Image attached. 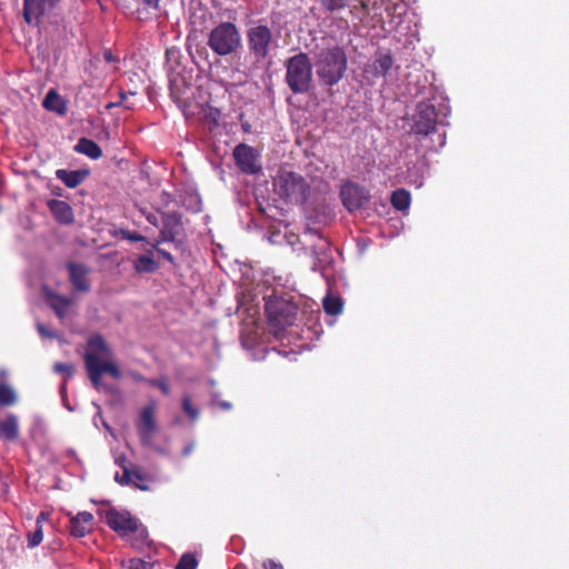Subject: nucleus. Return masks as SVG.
Listing matches in <instances>:
<instances>
[{
	"label": "nucleus",
	"instance_id": "9d476101",
	"mask_svg": "<svg viewBox=\"0 0 569 569\" xmlns=\"http://www.w3.org/2000/svg\"><path fill=\"white\" fill-rule=\"evenodd\" d=\"M156 409L157 403L151 401L140 411L139 419L137 421L138 433L141 441L146 445L151 443L157 431V422L154 418Z\"/></svg>",
	"mask_w": 569,
	"mask_h": 569
},
{
	"label": "nucleus",
	"instance_id": "0eeeda50",
	"mask_svg": "<svg viewBox=\"0 0 569 569\" xmlns=\"http://www.w3.org/2000/svg\"><path fill=\"white\" fill-rule=\"evenodd\" d=\"M249 53L257 62L266 59L271 48L277 46V40L271 29L261 23H253L246 33Z\"/></svg>",
	"mask_w": 569,
	"mask_h": 569
},
{
	"label": "nucleus",
	"instance_id": "f8f14e48",
	"mask_svg": "<svg viewBox=\"0 0 569 569\" xmlns=\"http://www.w3.org/2000/svg\"><path fill=\"white\" fill-rule=\"evenodd\" d=\"M58 0H24L23 16L29 24H36L39 18L51 9Z\"/></svg>",
	"mask_w": 569,
	"mask_h": 569
},
{
	"label": "nucleus",
	"instance_id": "423d86ee",
	"mask_svg": "<svg viewBox=\"0 0 569 569\" xmlns=\"http://www.w3.org/2000/svg\"><path fill=\"white\" fill-rule=\"evenodd\" d=\"M208 47L217 56L236 53L242 44L239 29L232 22H220L208 34Z\"/></svg>",
	"mask_w": 569,
	"mask_h": 569
},
{
	"label": "nucleus",
	"instance_id": "4c0bfd02",
	"mask_svg": "<svg viewBox=\"0 0 569 569\" xmlns=\"http://www.w3.org/2000/svg\"><path fill=\"white\" fill-rule=\"evenodd\" d=\"M148 7L157 8L159 0H137Z\"/></svg>",
	"mask_w": 569,
	"mask_h": 569
},
{
	"label": "nucleus",
	"instance_id": "79ce46f5",
	"mask_svg": "<svg viewBox=\"0 0 569 569\" xmlns=\"http://www.w3.org/2000/svg\"><path fill=\"white\" fill-rule=\"evenodd\" d=\"M325 261H326V258L321 259V258H319V257H318V258H317V261L315 262V264H313V267H312V269H313L315 271H316V270H318V269H320V268H321V266H320V264H321L322 262H325Z\"/></svg>",
	"mask_w": 569,
	"mask_h": 569
},
{
	"label": "nucleus",
	"instance_id": "a211bd4d",
	"mask_svg": "<svg viewBox=\"0 0 569 569\" xmlns=\"http://www.w3.org/2000/svg\"><path fill=\"white\" fill-rule=\"evenodd\" d=\"M393 60L390 54L381 53L376 60L366 69V72L372 73L375 77L387 74L392 68Z\"/></svg>",
	"mask_w": 569,
	"mask_h": 569
},
{
	"label": "nucleus",
	"instance_id": "de8ad7c7",
	"mask_svg": "<svg viewBox=\"0 0 569 569\" xmlns=\"http://www.w3.org/2000/svg\"><path fill=\"white\" fill-rule=\"evenodd\" d=\"M136 378H137L138 380L144 381V382H147V380H148V379L143 378V377H142V376H140V375H138Z\"/></svg>",
	"mask_w": 569,
	"mask_h": 569
},
{
	"label": "nucleus",
	"instance_id": "412c9836",
	"mask_svg": "<svg viewBox=\"0 0 569 569\" xmlns=\"http://www.w3.org/2000/svg\"><path fill=\"white\" fill-rule=\"evenodd\" d=\"M42 104L47 110L54 111L59 114H63L67 110L64 100L54 90H50L47 93Z\"/></svg>",
	"mask_w": 569,
	"mask_h": 569
},
{
	"label": "nucleus",
	"instance_id": "ea45409f",
	"mask_svg": "<svg viewBox=\"0 0 569 569\" xmlns=\"http://www.w3.org/2000/svg\"><path fill=\"white\" fill-rule=\"evenodd\" d=\"M266 568L267 569H282V566L279 565V563H276L271 560H269L267 563H266Z\"/></svg>",
	"mask_w": 569,
	"mask_h": 569
},
{
	"label": "nucleus",
	"instance_id": "e433bc0d",
	"mask_svg": "<svg viewBox=\"0 0 569 569\" xmlns=\"http://www.w3.org/2000/svg\"><path fill=\"white\" fill-rule=\"evenodd\" d=\"M181 93V90L177 83V80H171V94L179 98V94Z\"/></svg>",
	"mask_w": 569,
	"mask_h": 569
},
{
	"label": "nucleus",
	"instance_id": "4be33fe9",
	"mask_svg": "<svg viewBox=\"0 0 569 569\" xmlns=\"http://www.w3.org/2000/svg\"><path fill=\"white\" fill-rule=\"evenodd\" d=\"M56 176L67 187L76 188L83 181L87 173L82 172V171H68V170L60 169L56 172Z\"/></svg>",
	"mask_w": 569,
	"mask_h": 569
},
{
	"label": "nucleus",
	"instance_id": "2f4dec72",
	"mask_svg": "<svg viewBox=\"0 0 569 569\" xmlns=\"http://www.w3.org/2000/svg\"><path fill=\"white\" fill-rule=\"evenodd\" d=\"M42 539H43L42 527L39 526L33 533H30L28 536V546L30 548H34L41 543Z\"/></svg>",
	"mask_w": 569,
	"mask_h": 569
},
{
	"label": "nucleus",
	"instance_id": "f704fd0d",
	"mask_svg": "<svg viewBox=\"0 0 569 569\" xmlns=\"http://www.w3.org/2000/svg\"><path fill=\"white\" fill-rule=\"evenodd\" d=\"M37 330L43 338H54L56 335L42 323H37Z\"/></svg>",
	"mask_w": 569,
	"mask_h": 569
},
{
	"label": "nucleus",
	"instance_id": "5701e85b",
	"mask_svg": "<svg viewBox=\"0 0 569 569\" xmlns=\"http://www.w3.org/2000/svg\"><path fill=\"white\" fill-rule=\"evenodd\" d=\"M133 268L137 272H153L157 270L158 264L153 260L151 253L138 257L134 261Z\"/></svg>",
	"mask_w": 569,
	"mask_h": 569
},
{
	"label": "nucleus",
	"instance_id": "2eb2a0df",
	"mask_svg": "<svg viewBox=\"0 0 569 569\" xmlns=\"http://www.w3.org/2000/svg\"><path fill=\"white\" fill-rule=\"evenodd\" d=\"M68 270L73 287L79 291H88L90 288L88 281L89 269L83 264L69 263Z\"/></svg>",
	"mask_w": 569,
	"mask_h": 569
},
{
	"label": "nucleus",
	"instance_id": "1a4fd4ad",
	"mask_svg": "<svg viewBox=\"0 0 569 569\" xmlns=\"http://www.w3.org/2000/svg\"><path fill=\"white\" fill-rule=\"evenodd\" d=\"M259 157V152L246 143H240L233 149V158L238 168L248 174H254L261 170Z\"/></svg>",
	"mask_w": 569,
	"mask_h": 569
},
{
	"label": "nucleus",
	"instance_id": "473e14b6",
	"mask_svg": "<svg viewBox=\"0 0 569 569\" xmlns=\"http://www.w3.org/2000/svg\"><path fill=\"white\" fill-rule=\"evenodd\" d=\"M53 370L57 373H62V375H66L68 378H70L73 375L74 368H73V366L71 363L57 362L53 366Z\"/></svg>",
	"mask_w": 569,
	"mask_h": 569
},
{
	"label": "nucleus",
	"instance_id": "f3484780",
	"mask_svg": "<svg viewBox=\"0 0 569 569\" xmlns=\"http://www.w3.org/2000/svg\"><path fill=\"white\" fill-rule=\"evenodd\" d=\"M19 437V419L9 413L0 419V440L14 441Z\"/></svg>",
	"mask_w": 569,
	"mask_h": 569
},
{
	"label": "nucleus",
	"instance_id": "c756f323",
	"mask_svg": "<svg viewBox=\"0 0 569 569\" xmlns=\"http://www.w3.org/2000/svg\"><path fill=\"white\" fill-rule=\"evenodd\" d=\"M197 559L191 553L183 555L176 566V569H196Z\"/></svg>",
	"mask_w": 569,
	"mask_h": 569
},
{
	"label": "nucleus",
	"instance_id": "7ed1b4c3",
	"mask_svg": "<svg viewBox=\"0 0 569 569\" xmlns=\"http://www.w3.org/2000/svg\"><path fill=\"white\" fill-rule=\"evenodd\" d=\"M317 74L328 86L338 83L347 69V57L339 47L321 50L316 60Z\"/></svg>",
	"mask_w": 569,
	"mask_h": 569
},
{
	"label": "nucleus",
	"instance_id": "a878e982",
	"mask_svg": "<svg viewBox=\"0 0 569 569\" xmlns=\"http://www.w3.org/2000/svg\"><path fill=\"white\" fill-rule=\"evenodd\" d=\"M323 309L328 315L337 316L342 311V301L339 297L328 295L323 298Z\"/></svg>",
	"mask_w": 569,
	"mask_h": 569
},
{
	"label": "nucleus",
	"instance_id": "ddd939ff",
	"mask_svg": "<svg viewBox=\"0 0 569 569\" xmlns=\"http://www.w3.org/2000/svg\"><path fill=\"white\" fill-rule=\"evenodd\" d=\"M92 525L93 516L90 512H79L70 519V533L77 538L84 537L91 531Z\"/></svg>",
	"mask_w": 569,
	"mask_h": 569
},
{
	"label": "nucleus",
	"instance_id": "f257e3e1",
	"mask_svg": "<svg viewBox=\"0 0 569 569\" xmlns=\"http://www.w3.org/2000/svg\"><path fill=\"white\" fill-rule=\"evenodd\" d=\"M83 359L89 378L97 390L102 387L103 373L110 375L113 379H120L122 376L110 348L101 336H94L88 340Z\"/></svg>",
	"mask_w": 569,
	"mask_h": 569
},
{
	"label": "nucleus",
	"instance_id": "393cba45",
	"mask_svg": "<svg viewBox=\"0 0 569 569\" xmlns=\"http://www.w3.org/2000/svg\"><path fill=\"white\" fill-rule=\"evenodd\" d=\"M114 479H116V481H118L119 483H122V485L131 483L140 489H146V487H142L138 483V480H143L144 478L137 471H130L128 469H124L122 476L117 473L114 476Z\"/></svg>",
	"mask_w": 569,
	"mask_h": 569
},
{
	"label": "nucleus",
	"instance_id": "7c9ffc66",
	"mask_svg": "<svg viewBox=\"0 0 569 569\" xmlns=\"http://www.w3.org/2000/svg\"><path fill=\"white\" fill-rule=\"evenodd\" d=\"M147 383L157 387V389H160L166 396L170 395V387L167 378L149 379L147 380Z\"/></svg>",
	"mask_w": 569,
	"mask_h": 569
},
{
	"label": "nucleus",
	"instance_id": "72a5a7b5",
	"mask_svg": "<svg viewBox=\"0 0 569 569\" xmlns=\"http://www.w3.org/2000/svg\"><path fill=\"white\" fill-rule=\"evenodd\" d=\"M147 562L141 559H130L128 563L121 562L120 569H147Z\"/></svg>",
	"mask_w": 569,
	"mask_h": 569
},
{
	"label": "nucleus",
	"instance_id": "49530a36",
	"mask_svg": "<svg viewBox=\"0 0 569 569\" xmlns=\"http://www.w3.org/2000/svg\"><path fill=\"white\" fill-rule=\"evenodd\" d=\"M148 220H149L151 223L156 224V218H154V217L150 216V217H148Z\"/></svg>",
	"mask_w": 569,
	"mask_h": 569
},
{
	"label": "nucleus",
	"instance_id": "dca6fc26",
	"mask_svg": "<svg viewBox=\"0 0 569 569\" xmlns=\"http://www.w3.org/2000/svg\"><path fill=\"white\" fill-rule=\"evenodd\" d=\"M48 207L58 222L68 224L73 221V211L68 202L51 199L48 201Z\"/></svg>",
	"mask_w": 569,
	"mask_h": 569
},
{
	"label": "nucleus",
	"instance_id": "c9c22d12",
	"mask_svg": "<svg viewBox=\"0 0 569 569\" xmlns=\"http://www.w3.org/2000/svg\"><path fill=\"white\" fill-rule=\"evenodd\" d=\"M212 403L219 406L223 410H230L232 408V405L229 401H218L214 396L212 398Z\"/></svg>",
	"mask_w": 569,
	"mask_h": 569
},
{
	"label": "nucleus",
	"instance_id": "6e6552de",
	"mask_svg": "<svg viewBox=\"0 0 569 569\" xmlns=\"http://www.w3.org/2000/svg\"><path fill=\"white\" fill-rule=\"evenodd\" d=\"M437 113L435 107L429 102H420L413 116L412 132L417 134H429L436 128Z\"/></svg>",
	"mask_w": 569,
	"mask_h": 569
},
{
	"label": "nucleus",
	"instance_id": "aec40b11",
	"mask_svg": "<svg viewBox=\"0 0 569 569\" xmlns=\"http://www.w3.org/2000/svg\"><path fill=\"white\" fill-rule=\"evenodd\" d=\"M74 150L94 160L102 156L101 148L94 141L87 138H81L76 144Z\"/></svg>",
	"mask_w": 569,
	"mask_h": 569
},
{
	"label": "nucleus",
	"instance_id": "a18cd8bd",
	"mask_svg": "<svg viewBox=\"0 0 569 569\" xmlns=\"http://www.w3.org/2000/svg\"><path fill=\"white\" fill-rule=\"evenodd\" d=\"M104 58H106L107 61H112L113 60V57H112L110 51H106L104 52Z\"/></svg>",
	"mask_w": 569,
	"mask_h": 569
},
{
	"label": "nucleus",
	"instance_id": "37998d69",
	"mask_svg": "<svg viewBox=\"0 0 569 569\" xmlns=\"http://www.w3.org/2000/svg\"><path fill=\"white\" fill-rule=\"evenodd\" d=\"M48 515L46 512H41L37 518V527L41 526V521L46 520Z\"/></svg>",
	"mask_w": 569,
	"mask_h": 569
},
{
	"label": "nucleus",
	"instance_id": "f03ea898",
	"mask_svg": "<svg viewBox=\"0 0 569 569\" xmlns=\"http://www.w3.org/2000/svg\"><path fill=\"white\" fill-rule=\"evenodd\" d=\"M273 191L288 203L302 204L308 198L309 184L301 174L280 168L273 177Z\"/></svg>",
	"mask_w": 569,
	"mask_h": 569
},
{
	"label": "nucleus",
	"instance_id": "a19ab883",
	"mask_svg": "<svg viewBox=\"0 0 569 569\" xmlns=\"http://www.w3.org/2000/svg\"><path fill=\"white\" fill-rule=\"evenodd\" d=\"M193 448H194V445H193V443H189V445H187V446L183 448V451H182L183 456H189V455L192 452Z\"/></svg>",
	"mask_w": 569,
	"mask_h": 569
},
{
	"label": "nucleus",
	"instance_id": "c85d7f7f",
	"mask_svg": "<svg viewBox=\"0 0 569 569\" xmlns=\"http://www.w3.org/2000/svg\"><path fill=\"white\" fill-rule=\"evenodd\" d=\"M182 409L192 420L198 419L199 411L192 406L191 397L187 393L182 397Z\"/></svg>",
	"mask_w": 569,
	"mask_h": 569
},
{
	"label": "nucleus",
	"instance_id": "b1692460",
	"mask_svg": "<svg viewBox=\"0 0 569 569\" xmlns=\"http://www.w3.org/2000/svg\"><path fill=\"white\" fill-rule=\"evenodd\" d=\"M410 201V193L405 189H398L391 196V203L397 210H407Z\"/></svg>",
	"mask_w": 569,
	"mask_h": 569
},
{
	"label": "nucleus",
	"instance_id": "c03bdc74",
	"mask_svg": "<svg viewBox=\"0 0 569 569\" xmlns=\"http://www.w3.org/2000/svg\"><path fill=\"white\" fill-rule=\"evenodd\" d=\"M128 239H130L131 241H141V240H143L144 238H143L142 236H140V234H130V236L128 237Z\"/></svg>",
	"mask_w": 569,
	"mask_h": 569
},
{
	"label": "nucleus",
	"instance_id": "6ab92c4d",
	"mask_svg": "<svg viewBox=\"0 0 569 569\" xmlns=\"http://www.w3.org/2000/svg\"><path fill=\"white\" fill-rule=\"evenodd\" d=\"M48 301L60 319L69 312L72 305V299L52 292L48 295Z\"/></svg>",
	"mask_w": 569,
	"mask_h": 569
},
{
	"label": "nucleus",
	"instance_id": "39448f33",
	"mask_svg": "<svg viewBox=\"0 0 569 569\" xmlns=\"http://www.w3.org/2000/svg\"><path fill=\"white\" fill-rule=\"evenodd\" d=\"M104 519L112 530L127 538L133 547L140 548L147 541V529L137 519L131 517L129 512L109 510L106 512Z\"/></svg>",
	"mask_w": 569,
	"mask_h": 569
},
{
	"label": "nucleus",
	"instance_id": "bb28decb",
	"mask_svg": "<svg viewBox=\"0 0 569 569\" xmlns=\"http://www.w3.org/2000/svg\"><path fill=\"white\" fill-rule=\"evenodd\" d=\"M17 401L16 391L8 385H0V405L11 406Z\"/></svg>",
	"mask_w": 569,
	"mask_h": 569
},
{
	"label": "nucleus",
	"instance_id": "9b49d317",
	"mask_svg": "<svg viewBox=\"0 0 569 569\" xmlns=\"http://www.w3.org/2000/svg\"><path fill=\"white\" fill-rule=\"evenodd\" d=\"M340 196L345 207L349 211L357 210L368 202L367 191L355 183H346L342 186Z\"/></svg>",
	"mask_w": 569,
	"mask_h": 569
},
{
	"label": "nucleus",
	"instance_id": "4468645a",
	"mask_svg": "<svg viewBox=\"0 0 569 569\" xmlns=\"http://www.w3.org/2000/svg\"><path fill=\"white\" fill-rule=\"evenodd\" d=\"M180 228V216L178 213H167L163 217V227L160 231V240L153 247H157L160 241H174Z\"/></svg>",
	"mask_w": 569,
	"mask_h": 569
},
{
	"label": "nucleus",
	"instance_id": "20e7f679",
	"mask_svg": "<svg viewBox=\"0 0 569 569\" xmlns=\"http://www.w3.org/2000/svg\"><path fill=\"white\" fill-rule=\"evenodd\" d=\"M286 82L290 90L307 93L312 87V63L307 53L299 52L286 62Z\"/></svg>",
	"mask_w": 569,
	"mask_h": 569
},
{
	"label": "nucleus",
	"instance_id": "58836bf2",
	"mask_svg": "<svg viewBox=\"0 0 569 569\" xmlns=\"http://www.w3.org/2000/svg\"><path fill=\"white\" fill-rule=\"evenodd\" d=\"M158 252H159V253H160V254H161L166 260H168V261H170V262H172V261H173L172 256H171L168 251H166V250H163V249H158Z\"/></svg>",
	"mask_w": 569,
	"mask_h": 569
},
{
	"label": "nucleus",
	"instance_id": "cd10ccee",
	"mask_svg": "<svg viewBox=\"0 0 569 569\" xmlns=\"http://www.w3.org/2000/svg\"><path fill=\"white\" fill-rule=\"evenodd\" d=\"M351 0H319L321 6L328 11H338L348 6Z\"/></svg>",
	"mask_w": 569,
	"mask_h": 569
}]
</instances>
